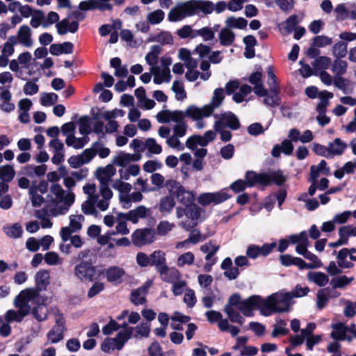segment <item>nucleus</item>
Segmentation results:
<instances>
[{
  "label": "nucleus",
  "instance_id": "48",
  "mask_svg": "<svg viewBox=\"0 0 356 356\" xmlns=\"http://www.w3.org/2000/svg\"><path fill=\"white\" fill-rule=\"evenodd\" d=\"M89 142V138L84 136L81 138H76L73 135L72 136H67L65 139V143L67 146L73 147L74 149H81Z\"/></svg>",
  "mask_w": 356,
  "mask_h": 356
},
{
  "label": "nucleus",
  "instance_id": "49",
  "mask_svg": "<svg viewBox=\"0 0 356 356\" xmlns=\"http://www.w3.org/2000/svg\"><path fill=\"white\" fill-rule=\"evenodd\" d=\"M247 20L243 17H229L225 21L226 28L243 29L246 27Z\"/></svg>",
  "mask_w": 356,
  "mask_h": 356
},
{
  "label": "nucleus",
  "instance_id": "46",
  "mask_svg": "<svg viewBox=\"0 0 356 356\" xmlns=\"http://www.w3.org/2000/svg\"><path fill=\"white\" fill-rule=\"evenodd\" d=\"M264 185H268L271 182L277 185H281L285 181V178L280 171H272L268 173H264Z\"/></svg>",
  "mask_w": 356,
  "mask_h": 356
},
{
  "label": "nucleus",
  "instance_id": "16",
  "mask_svg": "<svg viewBox=\"0 0 356 356\" xmlns=\"http://www.w3.org/2000/svg\"><path fill=\"white\" fill-rule=\"evenodd\" d=\"M230 198L226 192L220 191L216 193H204L199 195L197 202L202 206H207L211 203L220 204Z\"/></svg>",
  "mask_w": 356,
  "mask_h": 356
},
{
  "label": "nucleus",
  "instance_id": "47",
  "mask_svg": "<svg viewBox=\"0 0 356 356\" xmlns=\"http://www.w3.org/2000/svg\"><path fill=\"white\" fill-rule=\"evenodd\" d=\"M264 173L257 174L254 172L248 171L245 174V181L248 187H252L256 184L264 185Z\"/></svg>",
  "mask_w": 356,
  "mask_h": 356
},
{
  "label": "nucleus",
  "instance_id": "36",
  "mask_svg": "<svg viewBox=\"0 0 356 356\" xmlns=\"http://www.w3.org/2000/svg\"><path fill=\"white\" fill-rule=\"evenodd\" d=\"M348 63L346 60L340 58H335L331 64V71L334 76H343L348 70Z\"/></svg>",
  "mask_w": 356,
  "mask_h": 356
},
{
  "label": "nucleus",
  "instance_id": "5",
  "mask_svg": "<svg viewBox=\"0 0 356 356\" xmlns=\"http://www.w3.org/2000/svg\"><path fill=\"white\" fill-rule=\"evenodd\" d=\"M124 329L120 331L117 336L114 338L106 339L102 345V349L104 352H109L111 350H121L126 341H127L133 332V328L127 327V323H124L122 325H118L116 321L111 320L103 329L102 332L105 335L111 334L113 331L118 330L119 328Z\"/></svg>",
  "mask_w": 356,
  "mask_h": 356
},
{
  "label": "nucleus",
  "instance_id": "15",
  "mask_svg": "<svg viewBox=\"0 0 356 356\" xmlns=\"http://www.w3.org/2000/svg\"><path fill=\"white\" fill-rule=\"evenodd\" d=\"M202 209L197 204H192L186 207V218L190 219L191 222L188 220L182 221L181 226L186 231H189L193 227H195L198 220H201Z\"/></svg>",
  "mask_w": 356,
  "mask_h": 356
},
{
  "label": "nucleus",
  "instance_id": "3",
  "mask_svg": "<svg viewBox=\"0 0 356 356\" xmlns=\"http://www.w3.org/2000/svg\"><path fill=\"white\" fill-rule=\"evenodd\" d=\"M40 294L33 289L28 288L22 290L15 298L13 305L17 308V311L10 309L7 311L5 315V320L7 323L22 321L24 318L31 311L30 303L34 304L39 301Z\"/></svg>",
  "mask_w": 356,
  "mask_h": 356
},
{
  "label": "nucleus",
  "instance_id": "27",
  "mask_svg": "<svg viewBox=\"0 0 356 356\" xmlns=\"http://www.w3.org/2000/svg\"><path fill=\"white\" fill-rule=\"evenodd\" d=\"M161 279L165 282L174 283L181 277L180 272L176 268H170L167 265L158 271Z\"/></svg>",
  "mask_w": 356,
  "mask_h": 356
},
{
  "label": "nucleus",
  "instance_id": "34",
  "mask_svg": "<svg viewBox=\"0 0 356 356\" xmlns=\"http://www.w3.org/2000/svg\"><path fill=\"white\" fill-rule=\"evenodd\" d=\"M346 147V143L343 142L340 138H335L332 142L328 144L330 158H332L336 155H341Z\"/></svg>",
  "mask_w": 356,
  "mask_h": 356
},
{
  "label": "nucleus",
  "instance_id": "64",
  "mask_svg": "<svg viewBox=\"0 0 356 356\" xmlns=\"http://www.w3.org/2000/svg\"><path fill=\"white\" fill-rule=\"evenodd\" d=\"M165 13L159 9L149 13L147 16V22L152 25L161 23L164 19Z\"/></svg>",
  "mask_w": 356,
  "mask_h": 356
},
{
  "label": "nucleus",
  "instance_id": "51",
  "mask_svg": "<svg viewBox=\"0 0 356 356\" xmlns=\"http://www.w3.org/2000/svg\"><path fill=\"white\" fill-rule=\"evenodd\" d=\"M304 257L311 261V263L307 264L305 261V264L302 265V269L318 268L321 267L323 265L322 262L318 258V257L309 251L306 252V254L304 256Z\"/></svg>",
  "mask_w": 356,
  "mask_h": 356
},
{
  "label": "nucleus",
  "instance_id": "30",
  "mask_svg": "<svg viewBox=\"0 0 356 356\" xmlns=\"http://www.w3.org/2000/svg\"><path fill=\"white\" fill-rule=\"evenodd\" d=\"M143 199V195L140 191L130 192L125 196L121 195L120 203L123 209H128L131 208L132 203L140 202Z\"/></svg>",
  "mask_w": 356,
  "mask_h": 356
},
{
  "label": "nucleus",
  "instance_id": "7",
  "mask_svg": "<svg viewBox=\"0 0 356 356\" xmlns=\"http://www.w3.org/2000/svg\"><path fill=\"white\" fill-rule=\"evenodd\" d=\"M186 117V109L183 111L180 110L165 109L159 111L156 115V120L159 123L169 124L175 123V126L187 125L185 118Z\"/></svg>",
  "mask_w": 356,
  "mask_h": 356
},
{
  "label": "nucleus",
  "instance_id": "35",
  "mask_svg": "<svg viewBox=\"0 0 356 356\" xmlns=\"http://www.w3.org/2000/svg\"><path fill=\"white\" fill-rule=\"evenodd\" d=\"M307 278L310 282L321 287L325 286L329 282L328 276L322 272L310 271L307 273Z\"/></svg>",
  "mask_w": 356,
  "mask_h": 356
},
{
  "label": "nucleus",
  "instance_id": "61",
  "mask_svg": "<svg viewBox=\"0 0 356 356\" xmlns=\"http://www.w3.org/2000/svg\"><path fill=\"white\" fill-rule=\"evenodd\" d=\"M195 260V256L191 252H187L179 255L177 258V265L178 267L191 266Z\"/></svg>",
  "mask_w": 356,
  "mask_h": 356
},
{
  "label": "nucleus",
  "instance_id": "38",
  "mask_svg": "<svg viewBox=\"0 0 356 356\" xmlns=\"http://www.w3.org/2000/svg\"><path fill=\"white\" fill-rule=\"evenodd\" d=\"M161 50L162 49L159 45H153L150 47L149 51L146 54L145 58L151 67H159L156 64Z\"/></svg>",
  "mask_w": 356,
  "mask_h": 356
},
{
  "label": "nucleus",
  "instance_id": "40",
  "mask_svg": "<svg viewBox=\"0 0 356 356\" xmlns=\"http://www.w3.org/2000/svg\"><path fill=\"white\" fill-rule=\"evenodd\" d=\"M175 201L172 196H164L160 199L159 210L164 214H169L175 206Z\"/></svg>",
  "mask_w": 356,
  "mask_h": 356
},
{
  "label": "nucleus",
  "instance_id": "24",
  "mask_svg": "<svg viewBox=\"0 0 356 356\" xmlns=\"http://www.w3.org/2000/svg\"><path fill=\"white\" fill-rule=\"evenodd\" d=\"M152 284V281L147 280L140 287L133 291L130 296L131 302L136 305L144 304L146 301L145 296Z\"/></svg>",
  "mask_w": 356,
  "mask_h": 356
},
{
  "label": "nucleus",
  "instance_id": "44",
  "mask_svg": "<svg viewBox=\"0 0 356 356\" xmlns=\"http://www.w3.org/2000/svg\"><path fill=\"white\" fill-rule=\"evenodd\" d=\"M236 307L230 306H225L224 312L227 314V317L232 323H236L242 325L245 322V318L240 314L237 311Z\"/></svg>",
  "mask_w": 356,
  "mask_h": 356
},
{
  "label": "nucleus",
  "instance_id": "17",
  "mask_svg": "<svg viewBox=\"0 0 356 356\" xmlns=\"http://www.w3.org/2000/svg\"><path fill=\"white\" fill-rule=\"evenodd\" d=\"M264 299L259 296H252L245 300H243L239 311H241L243 315L246 316H253V310L256 308L259 309L261 313V309L263 307Z\"/></svg>",
  "mask_w": 356,
  "mask_h": 356
},
{
  "label": "nucleus",
  "instance_id": "41",
  "mask_svg": "<svg viewBox=\"0 0 356 356\" xmlns=\"http://www.w3.org/2000/svg\"><path fill=\"white\" fill-rule=\"evenodd\" d=\"M218 38L221 45L227 47L232 44L235 40V34L228 28H223L220 30Z\"/></svg>",
  "mask_w": 356,
  "mask_h": 356
},
{
  "label": "nucleus",
  "instance_id": "32",
  "mask_svg": "<svg viewBox=\"0 0 356 356\" xmlns=\"http://www.w3.org/2000/svg\"><path fill=\"white\" fill-rule=\"evenodd\" d=\"M140 154H131L122 152L113 159V163L118 166L126 167L131 161H137L140 160Z\"/></svg>",
  "mask_w": 356,
  "mask_h": 356
},
{
  "label": "nucleus",
  "instance_id": "21",
  "mask_svg": "<svg viewBox=\"0 0 356 356\" xmlns=\"http://www.w3.org/2000/svg\"><path fill=\"white\" fill-rule=\"evenodd\" d=\"M149 214V209L143 205H140L126 213H120L119 216L124 220H129L136 224L138 222L139 219H145Z\"/></svg>",
  "mask_w": 356,
  "mask_h": 356
},
{
  "label": "nucleus",
  "instance_id": "29",
  "mask_svg": "<svg viewBox=\"0 0 356 356\" xmlns=\"http://www.w3.org/2000/svg\"><path fill=\"white\" fill-rule=\"evenodd\" d=\"M261 79L262 74L259 72H253L249 77V82L254 86L253 90L258 96L267 95V90L264 88Z\"/></svg>",
  "mask_w": 356,
  "mask_h": 356
},
{
  "label": "nucleus",
  "instance_id": "13",
  "mask_svg": "<svg viewBox=\"0 0 356 356\" xmlns=\"http://www.w3.org/2000/svg\"><path fill=\"white\" fill-rule=\"evenodd\" d=\"M155 239V232L150 228L137 229L131 234L132 243L136 246L150 244Z\"/></svg>",
  "mask_w": 356,
  "mask_h": 356
},
{
  "label": "nucleus",
  "instance_id": "6",
  "mask_svg": "<svg viewBox=\"0 0 356 356\" xmlns=\"http://www.w3.org/2000/svg\"><path fill=\"white\" fill-rule=\"evenodd\" d=\"M291 300L289 292L273 293L267 299H264L261 314L267 316L273 313L288 312L291 305Z\"/></svg>",
  "mask_w": 356,
  "mask_h": 356
},
{
  "label": "nucleus",
  "instance_id": "39",
  "mask_svg": "<svg viewBox=\"0 0 356 356\" xmlns=\"http://www.w3.org/2000/svg\"><path fill=\"white\" fill-rule=\"evenodd\" d=\"M112 187L114 190L118 191V199L120 202L121 195L125 196L127 193H130L132 189V186L128 182L122 181L121 179H115L112 183Z\"/></svg>",
  "mask_w": 356,
  "mask_h": 356
},
{
  "label": "nucleus",
  "instance_id": "59",
  "mask_svg": "<svg viewBox=\"0 0 356 356\" xmlns=\"http://www.w3.org/2000/svg\"><path fill=\"white\" fill-rule=\"evenodd\" d=\"M172 90L175 92L177 100L183 101L186 98V92L182 82L175 81L172 86Z\"/></svg>",
  "mask_w": 356,
  "mask_h": 356
},
{
  "label": "nucleus",
  "instance_id": "9",
  "mask_svg": "<svg viewBox=\"0 0 356 356\" xmlns=\"http://www.w3.org/2000/svg\"><path fill=\"white\" fill-rule=\"evenodd\" d=\"M54 315L56 323L47 334V341L45 343L46 345L58 343L64 338L63 332L65 330V319L60 313L58 312Z\"/></svg>",
  "mask_w": 356,
  "mask_h": 356
},
{
  "label": "nucleus",
  "instance_id": "2",
  "mask_svg": "<svg viewBox=\"0 0 356 356\" xmlns=\"http://www.w3.org/2000/svg\"><path fill=\"white\" fill-rule=\"evenodd\" d=\"M225 99L224 90L221 88L213 91V97L209 104L199 107L195 104L186 107V117L196 122V127L199 129L204 128V118H209L213 115L216 109L218 108Z\"/></svg>",
  "mask_w": 356,
  "mask_h": 356
},
{
  "label": "nucleus",
  "instance_id": "37",
  "mask_svg": "<svg viewBox=\"0 0 356 356\" xmlns=\"http://www.w3.org/2000/svg\"><path fill=\"white\" fill-rule=\"evenodd\" d=\"M175 196L179 203L186 207L193 204L195 200V194L192 191H186L184 186L178 191Z\"/></svg>",
  "mask_w": 356,
  "mask_h": 356
},
{
  "label": "nucleus",
  "instance_id": "20",
  "mask_svg": "<svg viewBox=\"0 0 356 356\" xmlns=\"http://www.w3.org/2000/svg\"><path fill=\"white\" fill-rule=\"evenodd\" d=\"M16 43L24 47L30 48L33 44L32 30L28 25H22L19 27L17 35H14Z\"/></svg>",
  "mask_w": 356,
  "mask_h": 356
},
{
  "label": "nucleus",
  "instance_id": "26",
  "mask_svg": "<svg viewBox=\"0 0 356 356\" xmlns=\"http://www.w3.org/2000/svg\"><path fill=\"white\" fill-rule=\"evenodd\" d=\"M12 94L5 88L0 87V109L2 111L10 113L15 109V104L11 102Z\"/></svg>",
  "mask_w": 356,
  "mask_h": 356
},
{
  "label": "nucleus",
  "instance_id": "45",
  "mask_svg": "<svg viewBox=\"0 0 356 356\" xmlns=\"http://www.w3.org/2000/svg\"><path fill=\"white\" fill-rule=\"evenodd\" d=\"M279 90L271 88L267 90V95L264 97L263 100L264 104L268 106H276L280 104V98L278 97Z\"/></svg>",
  "mask_w": 356,
  "mask_h": 356
},
{
  "label": "nucleus",
  "instance_id": "56",
  "mask_svg": "<svg viewBox=\"0 0 356 356\" xmlns=\"http://www.w3.org/2000/svg\"><path fill=\"white\" fill-rule=\"evenodd\" d=\"M184 13V8L180 4L170 10L168 18L170 22L180 21L186 17Z\"/></svg>",
  "mask_w": 356,
  "mask_h": 356
},
{
  "label": "nucleus",
  "instance_id": "33",
  "mask_svg": "<svg viewBox=\"0 0 356 356\" xmlns=\"http://www.w3.org/2000/svg\"><path fill=\"white\" fill-rule=\"evenodd\" d=\"M150 265L154 266L157 272L159 271L167 265L165 254L161 250L154 251L150 254Z\"/></svg>",
  "mask_w": 356,
  "mask_h": 356
},
{
  "label": "nucleus",
  "instance_id": "8",
  "mask_svg": "<svg viewBox=\"0 0 356 356\" xmlns=\"http://www.w3.org/2000/svg\"><path fill=\"white\" fill-rule=\"evenodd\" d=\"M213 117L216 119L213 124V129L215 130H220L225 127L236 130L240 127L238 119L232 112L227 111L220 114H215Z\"/></svg>",
  "mask_w": 356,
  "mask_h": 356
},
{
  "label": "nucleus",
  "instance_id": "10",
  "mask_svg": "<svg viewBox=\"0 0 356 356\" xmlns=\"http://www.w3.org/2000/svg\"><path fill=\"white\" fill-rule=\"evenodd\" d=\"M70 18L82 20L84 18V15L79 10H74L69 13L67 18L63 19L56 25L59 35H65L68 31L75 33L78 30L79 23L76 21L70 22L69 19Z\"/></svg>",
  "mask_w": 356,
  "mask_h": 356
},
{
  "label": "nucleus",
  "instance_id": "58",
  "mask_svg": "<svg viewBox=\"0 0 356 356\" xmlns=\"http://www.w3.org/2000/svg\"><path fill=\"white\" fill-rule=\"evenodd\" d=\"M347 52V44L345 42L339 41L332 47V54L335 58H344Z\"/></svg>",
  "mask_w": 356,
  "mask_h": 356
},
{
  "label": "nucleus",
  "instance_id": "63",
  "mask_svg": "<svg viewBox=\"0 0 356 356\" xmlns=\"http://www.w3.org/2000/svg\"><path fill=\"white\" fill-rule=\"evenodd\" d=\"M45 263L49 266H58L63 264V259L55 252H48L44 255Z\"/></svg>",
  "mask_w": 356,
  "mask_h": 356
},
{
  "label": "nucleus",
  "instance_id": "14",
  "mask_svg": "<svg viewBox=\"0 0 356 356\" xmlns=\"http://www.w3.org/2000/svg\"><path fill=\"white\" fill-rule=\"evenodd\" d=\"M188 129V125L174 126L172 127V134L166 140V144L172 149L178 151L184 149L185 146L182 144L179 138L186 136Z\"/></svg>",
  "mask_w": 356,
  "mask_h": 356
},
{
  "label": "nucleus",
  "instance_id": "12",
  "mask_svg": "<svg viewBox=\"0 0 356 356\" xmlns=\"http://www.w3.org/2000/svg\"><path fill=\"white\" fill-rule=\"evenodd\" d=\"M85 218L81 214L71 215L68 227H62L60 235L63 241L66 242L70 239L72 233L79 231L82 227V223Z\"/></svg>",
  "mask_w": 356,
  "mask_h": 356
},
{
  "label": "nucleus",
  "instance_id": "42",
  "mask_svg": "<svg viewBox=\"0 0 356 356\" xmlns=\"http://www.w3.org/2000/svg\"><path fill=\"white\" fill-rule=\"evenodd\" d=\"M280 261L282 266H290L291 265H295L300 269H302V265L305 264V261L301 258L293 257L291 254L280 255Z\"/></svg>",
  "mask_w": 356,
  "mask_h": 356
},
{
  "label": "nucleus",
  "instance_id": "25",
  "mask_svg": "<svg viewBox=\"0 0 356 356\" xmlns=\"http://www.w3.org/2000/svg\"><path fill=\"white\" fill-rule=\"evenodd\" d=\"M50 273L46 269H40L36 272L34 275L35 290L38 293L39 291H45L50 284Z\"/></svg>",
  "mask_w": 356,
  "mask_h": 356
},
{
  "label": "nucleus",
  "instance_id": "50",
  "mask_svg": "<svg viewBox=\"0 0 356 356\" xmlns=\"http://www.w3.org/2000/svg\"><path fill=\"white\" fill-rule=\"evenodd\" d=\"M15 175V170L12 165H5L0 166V179L4 182L11 181Z\"/></svg>",
  "mask_w": 356,
  "mask_h": 356
},
{
  "label": "nucleus",
  "instance_id": "60",
  "mask_svg": "<svg viewBox=\"0 0 356 356\" xmlns=\"http://www.w3.org/2000/svg\"><path fill=\"white\" fill-rule=\"evenodd\" d=\"M339 236H342L346 239L348 243V238L351 236L356 237V225H344L339 228L338 230Z\"/></svg>",
  "mask_w": 356,
  "mask_h": 356
},
{
  "label": "nucleus",
  "instance_id": "18",
  "mask_svg": "<svg viewBox=\"0 0 356 356\" xmlns=\"http://www.w3.org/2000/svg\"><path fill=\"white\" fill-rule=\"evenodd\" d=\"M349 257L351 261H356V249L352 248H342L340 250L337 255L338 266L341 268H351L353 264L347 260Z\"/></svg>",
  "mask_w": 356,
  "mask_h": 356
},
{
  "label": "nucleus",
  "instance_id": "57",
  "mask_svg": "<svg viewBox=\"0 0 356 356\" xmlns=\"http://www.w3.org/2000/svg\"><path fill=\"white\" fill-rule=\"evenodd\" d=\"M186 16L199 14L198 0H190L181 4Z\"/></svg>",
  "mask_w": 356,
  "mask_h": 356
},
{
  "label": "nucleus",
  "instance_id": "4",
  "mask_svg": "<svg viewBox=\"0 0 356 356\" xmlns=\"http://www.w3.org/2000/svg\"><path fill=\"white\" fill-rule=\"evenodd\" d=\"M49 212L54 216L65 214L75 201V195L70 191H64L58 184H53L48 195Z\"/></svg>",
  "mask_w": 356,
  "mask_h": 356
},
{
  "label": "nucleus",
  "instance_id": "23",
  "mask_svg": "<svg viewBox=\"0 0 356 356\" xmlns=\"http://www.w3.org/2000/svg\"><path fill=\"white\" fill-rule=\"evenodd\" d=\"M332 329L330 336L335 341H347L348 342L352 341L353 337L351 335H347L348 326L344 323L339 322L331 325Z\"/></svg>",
  "mask_w": 356,
  "mask_h": 356
},
{
  "label": "nucleus",
  "instance_id": "62",
  "mask_svg": "<svg viewBox=\"0 0 356 356\" xmlns=\"http://www.w3.org/2000/svg\"><path fill=\"white\" fill-rule=\"evenodd\" d=\"M353 280L354 278L353 277H348L346 275H343L332 279L330 284L333 289H341L348 285Z\"/></svg>",
  "mask_w": 356,
  "mask_h": 356
},
{
  "label": "nucleus",
  "instance_id": "31",
  "mask_svg": "<svg viewBox=\"0 0 356 356\" xmlns=\"http://www.w3.org/2000/svg\"><path fill=\"white\" fill-rule=\"evenodd\" d=\"M320 174L324 175H329L330 174V169L327 166V163L325 160H321L318 165H313L310 167V181L316 182Z\"/></svg>",
  "mask_w": 356,
  "mask_h": 356
},
{
  "label": "nucleus",
  "instance_id": "52",
  "mask_svg": "<svg viewBox=\"0 0 356 356\" xmlns=\"http://www.w3.org/2000/svg\"><path fill=\"white\" fill-rule=\"evenodd\" d=\"M150 42H159L162 44H170L173 42V38L170 32L161 31L153 35L149 40Z\"/></svg>",
  "mask_w": 356,
  "mask_h": 356
},
{
  "label": "nucleus",
  "instance_id": "55",
  "mask_svg": "<svg viewBox=\"0 0 356 356\" xmlns=\"http://www.w3.org/2000/svg\"><path fill=\"white\" fill-rule=\"evenodd\" d=\"M17 44L14 35L9 36L7 41L1 47V53L5 56H11L15 52V46Z\"/></svg>",
  "mask_w": 356,
  "mask_h": 356
},
{
  "label": "nucleus",
  "instance_id": "43",
  "mask_svg": "<svg viewBox=\"0 0 356 356\" xmlns=\"http://www.w3.org/2000/svg\"><path fill=\"white\" fill-rule=\"evenodd\" d=\"M3 231L7 236L12 238H20L23 234L22 227L19 223H15L13 225H4Z\"/></svg>",
  "mask_w": 356,
  "mask_h": 356
},
{
  "label": "nucleus",
  "instance_id": "11",
  "mask_svg": "<svg viewBox=\"0 0 356 356\" xmlns=\"http://www.w3.org/2000/svg\"><path fill=\"white\" fill-rule=\"evenodd\" d=\"M74 274L81 281L92 282L96 274V268L90 261L83 260L74 267Z\"/></svg>",
  "mask_w": 356,
  "mask_h": 356
},
{
  "label": "nucleus",
  "instance_id": "53",
  "mask_svg": "<svg viewBox=\"0 0 356 356\" xmlns=\"http://www.w3.org/2000/svg\"><path fill=\"white\" fill-rule=\"evenodd\" d=\"M79 8L81 10L87 11L90 10L98 9L100 11H104V8H109L108 5H100L97 4L96 0H87L83 1L79 3Z\"/></svg>",
  "mask_w": 356,
  "mask_h": 356
},
{
  "label": "nucleus",
  "instance_id": "54",
  "mask_svg": "<svg viewBox=\"0 0 356 356\" xmlns=\"http://www.w3.org/2000/svg\"><path fill=\"white\" fill-rule=\"evenodd\" d=\"M144 147L152 154H160L162 152L161 145L153 138H147L144 142Z\"/></svg>",
  "mask_w": 356,
  "mask_h": 356
},
{
  "label": "nucleus",
  "instance_id": "22",
  "mask_svg": "<svg viewBox=\"0 0 356 356\" xmlns=\"http://www.w3.org/2000/svg\"><path fill=\"white\" fill-rule=\"evenodd\" d=\"M105 275L108 282L120 284L124 282L127 273L124 268L118 266H112L105 270Z\"/></svg>",
  "mask_w": 356,
  "mask_h": 356
},
{
  "label": "nucleus",
  "instance_id": "1",
  "mask_svg": "<svg viewBox=\"0 0 356 356\" xmlns=\"http://www.w3.org/2000/svg\"><path fill=\"white\" fill-rule=\"evenodd\" d=\"M115 173L116 170L112 164L97 169L95 175L99 182V194L97 193L95 184H88L83 187V191L87 195L86 200L81 204L83 213L97 216V209L101 211H105L108 209L113 196L109 186Z\"/></svg>",
  "mask_w": 356,
  "mask_h": 356
},
{
  "label": "nucleus",
  "instance_id": "19",
  "mask_svg": "<svg viewBox=\"0 0 356 356\" xmlns=\"http://www.w3.org/2000/svg\"><path fill=\"white\" fill-rule=\"evenodd\" d=\"M47 191L45 184L40 182L38 185H31L29 189V195L31 204L34 207H40L44 202L42 195Z\"/></svg>",
  "mask_w": 356,
  "mask_h": 356
},
{
  "label": "nucleus",
  "instance_id": "28",
  "mask_svg": "<svg viewBox=\"0 0 356 356\" xmlns=\"http://www.w3.org/2000/svg\"><path fill=\"white\" fill-rule=\"evenodd\" d=\"M150 72L154 75V82L156 84L169 83L171 80L169 67H154L150 68Z\"/></svg>",
  "mask_w": 356,
  "mask_h": 356
}]
</instances>
